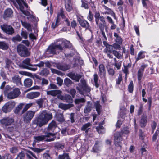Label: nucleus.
<instances>
[{"label": "nucleus", "instance_id": "c85d7f7f", "mask_svg": "<svg viewBox=\"0 0 159 159\" xmlns=\"http://www.w3.org/2000/svg\"><path fill=\"white\" fill-rule=\"evenodd\" d=\"M47 93L48 95L55 96L59 93H62V92L60 90H50L47 91Z\"/></svg>", "mask_w": 159, "mask_h": 159}, {"label": "nucleus", "instance_id": "bf43d9fd", "mask_svg": "<svg viewBox=\"0 0 159 159\" xmlns=\"http://www.w3.org/2000/svg\"><path fill=\"white\" fill-rule=\"evenodd\" d=\"M25 157L24 153L22 151L18 155L17 157L15 159H24Z\"/></svg>", "mask_w": 159, "mask_h": 159}, {"label": "nucleus", "instance_id": "69168bd1", "mask_svg": "<svg viewBox=\"0 0 159 159\" xmlns=\"http://www.w3.org/2000/svg\"><path fill=\"white\" fill-rule=\"evenodd\" d=\"M2 159H12L11 155L8 153H6L2 157Z\"/></svg>", "mask_w": 159, "mask_h": 159}, {"label": "nucleus", "instance_id": "7ed1b4c3", "mask_svg": "<svg viewBox=\"0 0 159 159\" xmlns=\"http://www.w3.org/2000/svg\"><path fill=\"white\" fill-rule=\"evenodd\" d=\"M58 50L61 52L63 51V48L61 44L56 45L52 44L48 47L46 51V53L47 54L57 55L59 53V52Z\"/></svg>", "mask_w": 159, "mask_h": 159}, {"label": "nucleus", "instance_id": "f3484780", "mask_svg": "<svg viewBox=\"0 0 159 159\" xmlns=\"http://www.w3.org/2000/svg\"><path fill=\"white\" fill-rule=\"evenodd\" d=\"M40 95V93L39 92H31L26 95V97L30 99H33L38 97Z\"/></svg>", "mask_w": 159, "mask_h": 159}, {"label": "nucleus", "instance_id": "774afa93", "mask_svg": "<svg viewBox=\"0 0 159 159\" xmlns=\"http://www.w3.org/2000/svg\"><path fill=\"white\" fill-rule=\"evenodd\" d=\"M21 35L25 39H26L28 38V34L26 31H22Z\"/></svg>", "mask_w": 159, "mask_h": 159}, {"label": "nucleus", "instance_id": "6ab92c4d", "mask_svg": "<svg viewBox=\"0 0 159 159\" xmlns=\"http://www.w3.org/2000/svg\"><path fill=\"white\" fill-rule=\"evenodd\" d=\"M13 11L11 9L7 8L5 10L3 15V17L4 19L11 17L13 16Z\"/></svg>", "mask_w": 159, "mask_h": 159}, {"label": "nucleus", "instance_id": "39448f33", "mask_svg": "<svg viewBox=\"0 0 159 159\" xmlns=\"http://www.w3.org/2000/svg\"><path fill=\"white\" fill-rule=\"evenodd\" d=\"M17 48L18 53L21 57H26L30 55V52L29 51L28 48L22 44L18 45Z\"/></svg>", "mask_w": 159, "mask_h": 159}, {"label": "nucleus", "instance_id": "58836bf2", "mask_svg": "<svg viewBox=\"0 0 159 159\" xmlns=\"http://www.w3.org/2000/svg\"><path fill=\"white\" fill-rule=\"evenodd\" d=\"M22 39V37L19 35L18 34L13 37L11 39V40L13 42L16 43L21 41Z\"/></svg>", "mask_w": 159, "mask_h": 159}, {"label": "nucleus", "instance_id": "393cba45", "mask_svg": "<svg viewBox=\"0 0 159 159\" xmlns=\"http://www.w3.org/2000/svg\"><path fill=\"white\" fill-rule=\"evenodd\" d=\"M73 106V105L72 104H65L63 103H60L58 105L59 108L64 110L68 109Z\"/></svg>", "mask_w": 159, "mask_h": 159}, {"label": "nucleus", "instance_id": "ddd939ff", "mask_svg": "<svg viewBox=\"0 0 159 159\" xmlns=\"http://www.w3.org/2000/svg\"><path fill=\"white\" fill-rule=\"evenodd\" d=\"M14 122V119L9 117H4L0 120V122L1 124L5 126L6 127L11 125Z\"/></svg>", "mask_w": 159, "mask_h": 159}, {"label": "nucleus", "instance_id": "72a5a7b5", "mask_svg": "<svg viewBox=\"0 0 159 159\" xmlns=\"http://www.w3.org/2000/svg\"><path fill=\"white\" fill-rule=\"evenodd\" d=\"M21 22L22 25L23 27L26 28L29 31H32V27L31 25L30 24L22 21Z\"/></svg>", "mask_w": 159, "mask_h": 159}, {"label": "nucleus", "instance_id": "bb28decb", "mask_svg": "<svg viewBox=\"0 0 159 159\" xmlns=\"http://www.w3.org/2000/svg\"><path fill=\"white\" fill-rule=\"evenodd\" d=\"M57 68L63 71H66L69 69V66L66 64H57L56 65Z\"/></svg>", "mask_w": 159, "mask_h": 159}, {"label": "nucleus", "instance_id": "4468645a", "mask_svg": "<svg viewBox=\"0 0 159 159\" xmlns=\"http://www.w3.org/2000/svg\"><path fill=\"white\" fill-rule=\"evenodd\" d=\"M67 76L69 77L76 82L79 81L80 79L82 77L81 75L78 74H75L73 72H70L67 75Z\"/></svg>", "mask_w": 159, "mask_h": 159}, {"label": "nucleus", "instance_id": "f257e3e1", "mask_svg": "<svg viewBox=\"0 0 159 159\" xmlns=\"http://www.w3.org/2000/svg\"><path fill=\"white\" fill-rule=\"evenodd\" d=\"M52 118V115L51 112L46 110H43L40 113L39 117L34 120L33 123L41 127L47 124Z\"/></svg>", "mask_w": 159, "mask_h": 159}, {"label": "nucleus", "instance_id": "f704fd0d", "mask_svg": "<svg viewBox=\"0 0 159 159\" xmlns=\"http://www.w3.org/2000/svg\"><path fill=\"white\" fill-rule=\"evenodd\" d=\"M26 156L29 159H33L32 157H34L36 159H38L36 156L31 151L28 150L27 151Z\"/></svg>", "mask_w": 159, "mask_h": 159}, {"label": "nucleus", "instance_id": "2f4dec72", "mask_svg": "<svg viewBox=\"0 0 159 159\" xmlns=\"http://www.w3.org/2000/svg\"><path fill=\"white\" fill-rule=\"evenodd\" d=\"M114 36L116 38L115 39L116 42L119 44H121L123 40L121 37L116 33H114Z\"/></svg>", "mask_w": 159, "mask_h": 159}, {"label": "nucleus", "instance_id": "e433bc0d", "mask_svg": "<svg viewBox=\"0 0 159 159\" xmlns=\"http://www.w3.org/2000/svg\"><path fill=\"white\" fill-rule=\"evenodd\" d=\"M54 147L58 150L62 149L65 147V144L59 142H57L55 144Z\"/></svg>", "mask_w": 159, "mask_h": 159}, {"label": "nucleus", "instance_id": "0e129e2a", "mask_svg": "<svg viewBox=\"0 0 159 159\" xmlns=\"http://www.w3.org/2000/svg\"><path fill=\"white\" fill-rule=\"evenodd\" d=\"M58 89V87L57 86L53 84H50L48 87V90L49 89Z\"/></svg>", "mask_w": 159, "mask_h": 159}, {"label": "nucleus", "instance_id": "20e7f679", "mask_svg": "<svg viewBox=\"0 0 159 159\" xmlns=\"http://www.w3.org/2000/svg\"><path fill=\"white\" fill-rule=\"evenodd\" d=\"M81 85L80 83L78 84V85L80 87L77 86L76 87L77 90L81 94L84 95V92L89 93L91 91V88L87 84L86 81L84 79H81L80 80Z\"/></svg>", "mask_w": 159, "mask_h": 159}, {"label": "nucleus", "instance_id": "a19ab883", "mask_svg": "<svg viewBox=\"0 0 159 159\" xmlns=\"http://www.w3.org/2000/svg\"><path fill=\"white\" fill-rule=\"evenodd\" d=\"M24 105V103H20L15 109L14 112L15 114L18 113L22 109L23 106Z\"/></svg>", "mask_w": 159, "mask_h": 159}, {"label": "nucleus", "instance_id": "79ce46f5", "mask_svg": "<svg viewBox=\"0 0 159 159\" xmlns=\"http://www.w3.org/2000/svg\"><path fill=\"white\" fill-rule=\"evenodd\" d=\"M61 45L64 49V48H68L70 47V43L68 41L64 39L63 42Z\"/></svg>", "mask_w": 159, "mask_h": 159}, {"label": "nucleus", "instance_id": "f03ea898", "mask_svg": "<svg viewBox=\"0 0 159 159\" xmlns=\"http://www.w3.org/2000/svg\"><path fill=\"white\" fill-rule=\"evenodd\" d=\"M44 135H42L40 136H34V140L33 144H35L36 143L39 141H44L47 142L53 141L56 138L55 134L48 132H45Z\"/></svg>", "mask_w": 159, "mask_h": 159}, {"label": "nucleus", "instance_id": "dca6fc26", "mask_svg": "<svg viewBox=\"0 0 159 159\" xmlns=\"http://www.w3.org/2000/svg\"><path fill=\"white\" fill-rule=\"evenodd\" d=\"M77 20L80 25L82 27L85 28L86 30L88 29L90 25L86 20L82 19L80 17L78 18Z\"/></svg>", "mask_w": 159, "mask_h": 159}, {"label": "nucleus", "instance_id": "4c0bfd02", "mask_svg": "<svg viewBox=\"0 0 159 159\" xmlns=\"http://www.w3.org/2000/svg\"><path fill=\"white\" fill-rule=\"evenodd\" d=\"M44 64H45L44 62L43 61H41L39 64L34 65L33 66V67L31 68L32 70L35 71L37 69V66H38L39 67H43Z\"/></svg>", "mask_w": 159, "mask_h": 159}, {"label": "nucleus", "instance_id": "5fc2aeb1", "mask_svg": "<svg viewBox=\"0 0 159 159\" xmlns=\"http://www.w3.org/2000/svg\"><path fill=\"white\" fill-rule=\"evenodd\" d=\"M93 80L95 83V85L96 88H98L99 86V84L98 83V75L96 73H95L93 75Z\"/></svg>", "mask_w": 159, "mask_h": 159}, {"label": "nucleus", "instance_id": "603ef678", "mask_svg": "<svg viewBox=\"0 0 159 159\" xmlns=\"http://www.w3.org/2000/svg\"><path fill=\"white\" fill-rule=\"evenodd\" d=\"M49 73V70L46 68H44L40 72V75H41L46 76Z\"/></svg>", "mask_w": 159, "mask_h": 159}, {"label": "nucleus", "instance_id": "8fccbe9b", "mask_svg": "<svg viewBox=\"0 0 159 159\" xmlns=\"http://www.w3.org/2000/svg\"><path fill=\"white\" fill-rule=\"evenodd\" d=\"M72 84V82L70 79L66 78L64 80V84L67 87L70 86Z\"/></svg>", "mask_w": 159, "mask_h": 159}, {"label": "nucleus", "instance_id": "13d9d810", "mask_svg": "<svg viewBox=\"0 0 159 159\" xmlns=\"http://www.w3.org/2000/svg\"><path fill=\"white\" fill-rule=\"evenodd\" d=\"M41 84L43 86L44 85H47L48 84V81L47 79L42 78L41 79Z\"/></svg>", "mask_w": 159, "mask_h": 159}, {"label": "nucleus", "instance_id": "7c9ffc66", "mask_svg": "<svg viewBox=\"0 0 159 159\" xmlns=\"http://www.w3.org/2000/svg\"><path fill=\"white\" fill-rule=\"evenodd\" d=\"M147 117L146 115H143L142 116L140 121V125L141 127H144L145 126L147 122Z\"/></svg>", "mask_w": 159, "mask_h": 159}, {"label": "nucleus", "instance_id": "6e6d98bb", "mask_svg": "<svg viewBox=\"0 0 159 159\" xmlns=\"http://www.w3.org/2000/svg\"><path fill=\"white\" fill-rule=\"evenodd\" d=\"M59 16H57L55 23L53 22L52 25V27L53 28H55L58 25V23L59 22Z\"/></svg>", "mask_w": 159, "mask_h": 159}, {"label": "nucleus", "instance_id": "412c9836", "mask_svg": "<svg viewBox=\"0 0 159 159\" xmlns=\"http://www.w3.org/2000/svg\"><path fill=\"white\" fill-rule=\"evenodd\" d=\"M57 127L56 122L54 120H52L48 125L47 129L48 131H54Z\"/></svg>", "mask_w": 159, "mask_h": 159}, {"label": "nucleus", "instance_id": "09e8293b", "mask_svg": "<svg viewBox=\"0 0 159 159\" xmlns=\"http://www.w3.org/2000/svg\"><path fill=\"white\" fill-rule=\"evenodd\" d=\"M58 159H70L69 154L67 153H64L63 154L60 155L58 156Z\"/></svg>", "mask_w": 159, "mask_h": 159}, {"label": "nucleus", "instance_id": "680f3d73", "mask_svg": "<svg viewBox=\"0 0 159 159\" xmlns=\"http://www.w3.org/2000/svg\"><path fill=\"white\" fill-rule=\"evenodd\" d=\"M129 91L130 93H132L133 90V84L132 81H131L128 87Z\"/></svg>", "mask_w": 159, "mask_h": 159}, {"label": "nucleus", "instance_id": "4d7b16f0", "mask_svg": "<svg viewBox=\"0 0 159 159\" xmlns=\"http://www.w3.org/2000/svg\"><path fill=\"white\" fill-rule=\"evenodd\" d=\"M100 14L99 12L96 11L95 13L94 17L95 21L97 25H98V19L100 17Z\"/></svg>", "mask_w": 159, "mask_h": 159}, {"label": "nucleus", "instance_id": "3c124183", "mask_svg": "<svg viewBox=\"0 0 159 159\" xmlns=\"http://www.w3.org/2000/svg\"><path fill=\"white\" fill-rule=\"evenodd\" d=\"M33 105V103H31L27 104L25 105L24 108L22 111V114L24 113L25 112L27 111V110L30 107Z\"/></svg>", "mask_w": 159, "mask_h": 159}, {"label": "nucleus", "instance_id": "e2e57ef3", "mask_svg": "<svg viewBox=\"0 0 159 159\" xmlns=\"http://www.w3.org/2000/svg\"><path fill=\"white\" fill-rule=\"evenodd\" d=\"M51 72L53 73L59 75H62V73L60 71L53 68H51Z\"/></svg>", "mask_w": 159, "mask_h": 159}, {"label": "nucleus", "instance_id": "423d86ee", "mask_svg": "<svg viewBox=\"0 0 159 159\" xmlns=\"http://www.w3.org/2000/svg\"><path fill=\"white\" fill-rule=\"evenodd\" d=\"M35 111L29 110L24 113L22 116L23 120L25 123H30L34 117Z\"/></svg>", "mask_w": 159, "mask_h": 159}, {"label": "nucleus", "instance_id": "cd10ccee", "mask_svg": "<svg viewBox=\"0 0 159 159\" xmlns=\"http://www.w3.org/2000/svg\"><path fill=\"white\" fill-rule=\"evenodd\" d=\"M100 145L99 141H96L95 144L93 148V152L94 153H98L100 151L99 148Z\"/></svg>", "mask_w": 159, "mask_h": 159}, {"label": "nucleus", "instance_id": "1a4fd4ad", "mask_svg": "<svg viewBox=\"0 0 159 159\" xmlns=\"http://www.w3.org/2000/svg\"><path fill=\"white\" fill-rule=\"evenodd\" d=\"M0 27L2 30L8 34L11 35L15 33L14 29L10 25L4 24Z\"/></svg>", "mask_w": 159, "mask_h": 159}, {"label": "nucleus", "instance_id": "a18cd8bd", "mask_svg": "<svg viewBox=\"0 0 159 159\" xmlns=\"http://www.w3.org/2000/svg\"><path fill=\"white\" fill-rule=\"evenodd\" d=\"M123 66L124 68L122 70L123 71L124 73L127 74L128 72V69L131 67V64L129 63L127 65L125 66L124 63Z\"/></svg>", "mask_w": 159, "mask_h": 159}, {"label": "nucleus", "instance_id": "5701e85b", "mask_svg": "<svg viewBox=\"0 0 159 159\" xmlns=\"http://www.w3.org/2000/svg\"><path fill=\"white\" fill-rule=\"evenodd\" d=\"M99 75L100 76L104 77L106 74V70L105 66L103 64H101L99 66Z\"/></svg>", "mask_w": 159, "mask_h": 159}, {"label": "nucleus", "instance_id": "338daca9", "mask_svg": "<svg viewBox=\"0 0 159 159\" xmlns=\"http://www.w3.org/2000/svg\"><path fill=\"white\" fill-rule=\"evenodd\" d=\"M10 151L12 153H15L18 152V150L17 147H14L10 148Z\"/></svg>", "mask_w": 159, "mask_h": 159}, {"label": "nucleus", "instance_id": "de8ad7c7", "mask_svg": "<svg viewBox=\"0 0 159 159\" xmlns=\"http://www.w3.org/2000/svg\"><path fill=\"white\" fill-rule=\"evenodd\" d=\"M144 52L141 51L138 54V57L136 59V61H138L139 60L145 57V55L143 54Z\"/></svg>", "mask_w": 159, "mask_h": 159}, {"label": "nucleus", "instance_id": "c756f323", "mask_svg": "<svg viewBox=\"0 0 159 159\" xmlns=\"http://www.w3.org/2000/svg\"><path fill=\"white\" fill-rule=\"evenodd\" d=\"M47 101L45 98H42L37 100L36 101V103L38 105L39 108L43 107V102Z\"/></svg>", "mask_w": 159, "mask_h": 159}, {"label": "nucleus", "instance_id": "2eb2a0df", "mask_svg": "<svg viewBox=\"0 0 159 159\" xmlns=\"http://www.w3.org/2000/svg\"><path fill=\"white\" fill-rule=\"evenodd\" d=\"M147 64H143L140 67V68L139 69L138 71V79L139 80H140L142 78L143 71L144 69L147 66Z\"/></svg>", "mask_w": 159, "mask_h": 159}, {"label": "nucleus", "instance_id": "aec40b11", "mask_svg": "<svg viewBox=\"0 0 159 159\" xmlns=\"http://www.w3.org/2000/svg\"><path fill=\"white\" fill-rule=\"evenodd\" d=\"M13 64V63L11 60L7 59L5 61V68L9 70L10 71L13 72L14 73V71L13 70V69L12 67Z\"/></svg>", "mask_w": 159, "mask_h": 159}, {"label": "nucleus", "instance_id": "052dcab7", "mask_svg": "<svg viewBox=\"0 0 159 159\" xmlns=\"http://www.w3.org/2000/svg\"><path fill=\"white\" fill-rule=\"evenodd\" d=\"M112 53L115 57L119 59H121L122 58V55L117 51L113 50Z\"/></svg>", "mask_w": 159, "mask_h": 159}, {"label": "nucleus", "instance_id": "473e14b6", "mask_svg": "<svg viewBox=\"0 0 159 159\" xmlns=\"http://www.w3.org/2000/svg\"><path fill=\"white\" fill-rule=\"evenodd\" d=\"M24 85L27 87H30L32 84V80L30 78H27L25 80Z\"/></svg>", "mask_w": 159, "mask_h": 159}, {"label": "nucleus", "instance_id": "49530a36", "mask_svg": "<svg viewBox=\"0 0 159 159\" xmlns=\"http://www.w3.org/2000/svg\"><path fill=\"white\" fill-rule=\"evenodd\" d=\"M86 101V100L83 98H76L75 100V103L76 104H79L81 103H84Z\"/></svg>", "mask_w": 159, "mask_h": 159}, {"label": "nucleus", "instance_id": "b1692460", "mask_svg": "<svg viewBox=\"0 0 159 159\" xmlns=\"http://www.w3.org/2000/svg\"><path fill=\"white\" fill-rule=\"evenodd\" d=\"M92 126V124L89 123H88L84 125L81 128V130L83 131H85L86 134H88L89 130L90 129V127Z\"/></svg>", "mask_w": 159, "mask_h": 159}, {"label": "nucleus", "instance_id": "c03bdc74", "mask_svg": "<svg viewBox=\"0 0 159 159\" xmlns=\"http://www.w3.org/2000/svg\"><path fill=\"white\" fill-rule=\"evenodd\" d=\"M94 106L98 114L99 115L100 114V108L101 106L99 102L98 101H97L95 103Z\"/></svg>", "mask_w": 159, "mask_h": 159}, {"label": "nucleus", "instance_id": "a211bd4d", "mask_svg": "<svg viewBox=\"0 0 159 159\" xmlns=\"http://www.w3.org/2000/svg\"><path fill=\"white\" fill-rule=\"evenodd\" d=\"M11 81L16 84L17 85L19 86L22 85L21 78L18 75H16L12 77Z\"/></svg>", "mask_w": 159, "mask_h": 159}, {"label": "nucleus", "instance_id": "9b49d317", "mask_svg": "<svg viewBox=\"0 0 159 159\" xmlns=\"http://www.w3.org/2000/svg\"><path fill=\"white\" fill-rule=\"evenodd\" d=\"M20 93L19 88H15L8 94L7 97L9 99H14L17 97Z\"/></svg>", "mask_w": 159, "mask_h": 159}, {"label": "nucleus", "instance_id": "37998d69", "mask_svg": "<svg viewBox=\"0 0 159 159\" xmlns=\"http://www.w3.org/2000/svg\"><path fill=\"white\" fill-rule=\"evenodd\" d=\"M64 100L68 103H72L73 101L72 97L68 94H66L65 95Z\"/></svg>", "mask_w": 159, "mask_h": 159}, {"label": "nucleus", "instance_id": "ea45409f", "mask_svg": "<svg viewBox=\"0 0 159 159\" xmlns=\"http://www.w3.org/2000/svg\"><path fill=\"white\" fill-rule=\"evenodd\" d=\"M57 120L60 122L62 123L65 121L63 115L62 114H58L57 115Z\"/></svg>", "mask_w": 159, "mask_h": 159}, {"label": "nucleus", "instance_id": "a878e982", "mask_svg": "<svg viewBox=\"0 0 159 159\" xmlns=\"http://www.w3.org/2000/svg\"><path fill=\"white\" fill-rule=\"evenodd\" d=\"M87 105L85 106L84 110V112L85 114H88L91 111L92 104L90 101L87 102Z\"/></svg>", "mask_w": 159, "mask_h": 159}, {"label": "nucleus", "instance_id": "4be33fe9", "mask_svg": "<svg viewBox=\"0 0 159 159\" xmlns=\"http://www.w3.org/2000/svg\"><path fill=\"white\" fill-rule=\"evenodd\" d=\"M65 7L68 12H70L72 10L73 7L70 0H65Z\"/></svg>", "mask_w": 159, "mask_h": 159}, {"label": "nucleus", "instance_id": "c9c22d12", "mask_svg": "<svg viewBox=\"0 0 159 159\" xmlns=\"http://www.w3.org/2000/svg\"><path fill=\"white\" fill-rule=\"evenodd\" d=\"M9 48L8 44L5 41H0V48L4 50L8 49Z\"/></svg>", "mask_w": 159, "mask_h": 159}, {"label": "nucleus", "instance_id": "f8f14e48", "mask_svg": "<svg viewBox=\"0 0 159 159\" xmlns=\"http://www.w3.org/2000/svg\"><path fill=\"white\" fill-rule=\"evenodd\" d=\"M31 60L29 58H26L24 60L20 65V67L23 68L27 69L32 70L31 68L33 67V65L30 64Z\"/></svg>", "mask_w": 159, "mask_h": 159}, {"label": "nucleus", "instance_id": "6e6552de", "mask_svg": "<svg viewBox=\"0 0 159 159\" xmlns=\"http://www.w3.org/2000/svg\"><path fill=\"white\" fill-rule=\"evenodd\" d=\"M15 105V103L14 101H10L6 103L3 106L2 110L5 113L9 112L14 107Z\"/></svg>", "mask_w": 159, "mask_h": 159}, {"label": "nucleus", "instance_id": "0eeeda50", "mask_svg": "<svg viewBox=\"0 0 159 159\" xmlns=\"http://www.w3.org/2000/svg\"><path fill=\"white\" fill-rule=\"evenodd\" d=\"M122 140L121 133L120 132H116L114 136V144L116 147L119 148L120 149H121L122 147L121 144Z\"/></svg>", "mask_w": 159, "mask_h": 159}, {"label": "nucleus", "instance_id": "864d4df0", "mask_svg": "<svg viewBox=\"0 0 159 159\" xmlns=\"http://www.w3.org/2000/svg\"><path fill=\"white\" fill-rule=\"evenodd\" d=\"M105 46L106 48L104 49V50L111 52H113L114 50H113V46L108 44H107L106 45H105Z\"/></svg>", "mask_w": 159, "mask_h": 159}, {"label": "nucleus", "instance_id": "9d476101", "mask_svg": "<svg viewBox=\"0 0 159 159\" xmlns=\"http://www.w3.org/2000/svg\"><path fill=\"white\" fill-rule=\"evenodd\" d=\"M18 4L20 9L21 11L22 12V13L25 15L26 16H30V13L28 12V11H25L24 10H23V5H24L26 7H27V5L25 3V2L23 0H16Z\"/></svg>", "mask_w": 159, "mask_h": 159}]
</instances>
